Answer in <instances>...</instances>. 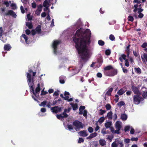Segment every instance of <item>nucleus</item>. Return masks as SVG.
Returning a JSON list of instances; mask_svg holds the SVG:
<instances>
[{"mask_svg":"<svg viewBox=\"0 0 147 147\" xmlns=\"http://www.w3.org/2000/svg\"><path fill=\"white\" fill-rule=\"evenodd\" d=\"M91 34L89 29L83 31L80 28L76 31L73 37V41L75 44V47L81 59L84 61H87L88 55V47L91 42L90 39Z\"/></svg>","mask_w":147,"mask_h":147,"instance_id":"obj_1","label":"nucleus"},{"mask_svg":"<svg viewBox=\"0 0 147 147\" xmlns=\"http://www.w3.org/2000/svg\"><path fill=\"white\" fill-rule=\"evenodd\" d=\"M70 105L72 107L74 111L76 110L78 108V105L77 104L71 103H70Z\"/></svg>","mask_w":147,"mask_h":147,"instance_id":"obj_17","label":"nucleus"},{"mask_svg":"<svg viewBox=\"0 0 147 147\" xmlns=\"http://www.w3.org/2000/svg\"><path fill=\"white\" fill-rule=\"evenodd\" d=\"M141 58L143 63L147 62V53H144L143 56H141Z\"/></svg>","mask_w":147,"mask_h":147,"instance_id":"obj_14","label":"nucleus"},{"mask_svg":"<svg viewBox=\"0 0 147 147\" xmlns=\"http://www.w3.org/2000/svg\"><path fill=\"white\" fill-rule=\"evenodd\" d=\"M47 103V102L46 101H44L41 103L40 104H39V105L40 106H43L45 107L46 105V104Z\"/></svg>","mask_w":147,"mask_h":147,"instance_id":"obj_38","label":"nucleus"},{"mask_svg":"<svg viewBox=\"0 0 147 147\" xmlns=\"http://www.w3.org/2000/svg\"><path fill=\"white\" fill-rule=\"evenodd\" d=\"M62 77L60 76L59 77V82L61 84H63L65 82V81L64 79H62Z\"/></svg>","mask_w":147,"mask_h":147,"instance_id":"obj_37","label":"nucleus"},{"mask_svg":"<svg viewBox=\"0 0 147 147\" xmlns=\"http://www.w3.org/2000/svg\"><path fill=\"white\" fill-rule=\"evenodd\" d=\"M22 3H23L24 7L27 6V5H29V3L28 0H21Z\"/></svg>","mask_w":147,"mask_h":147,"instance_id":"obj_28","label":"nucleus"},{"mask_svg":"<svg viewBox=\"0 0 147 147\" xmlns=\"http://www.w3.org/2000/svg\"><path fill=\"white\" fill-rule=\"evenodd\" d=\"M109 39L111 41H113L115 40V37L113 34H111L109 36Z\"/></svg>","mask_w":147,"mask_h":147,"instance_id":"obj_41","label":"nucleus"},{"mask_svg":"<svg viewBox=\"0 0 147 147\" xmlns=\"http://www.w3.org/2000/svg\"><path fill=\"white\" fill-rule=\"evenodd\" d=\"M11 47L9 44H5L4 46V49L5 51H9Z\"/></svg>","mask_w":147,"mask_h":147,"instance_id":"obj_12","label":"nucleus"},{"mask_svg":"<svg viewBox=\"0 0 147 147\" xmlns=\"http://www.w3.org/2000/svg\"><path fill=\"white\" fill-rule=\"evenodd\" d=\"M117 145L115 142H113L111 144L112 147H117Z\"/></svg>","mask_w":147,"mask_h":147,"instance_id":"obj_59","label":"nucleus"},{"mask_svg":"<svg viewBox=\"0 0 147 147\" xmlns=\"http://www.w3.org/2000/svg\"><path fill=\"white\" fill-rule=\"evenodd\" d=\"M97 134L96 132H94L90 134V135L87 138V139H91L96 136Z\"/></svg>","mask_w":147,"mask_h":147,"instance_id":"obj_22","label":"nucleus"},{"mask_svg":"<svg viewBox=\"0 0 147 147\" xmlns=\"http://www.w3.org/2000/svg\"><path fill=\"white\" fill-rule=\"evenodd\" d=\"M125 66L128 67L129 65V62L128 61V60L127 59H126L125 60Z\"/></svg>","mask_w":147,"mask_h":147,"instance_id":"obj_49","label":"nucleus"},{"mask_svg":"<svg viewBox=\"0 0 147 147\" xmlns=\"http://www.w3.org/2000/svg\"><path fill=\"white\" fill-rule=\"evenodd\" d=\"M105 125L107 128H108L111 126V122H107L105 123Z\"/></svg>","mask_w":147,"mask_h":147,"instance_id":"obj_30","label":"nucleus"},{"mask_svg":"<svg viewBox=\"0 0 147 147\" xmlns=\"http://www.w3.org/2000/svg\"><path fill=\"white\" fill-rule=\"evenodd\" d=\"M133 53L136 57H138V56H139V54L136 51H133Z\"/></svg>","mask_w":147,"mask_h":147,"instance_id":"obj_50","label":"nucleus"},{"mask_svg":"<svg viewBox=\"0 0 147 147\" xmlns=\"http://www.w3.org/2000/svg\"><path fill=\"white\" fill-rule=\"evenodd\" d=\"M147 47V42H144L141 45V47L143 48H145Z\"/></svg>","mask_w":147,"mask_h":147,"instance_id":"obj_57","label":"nucleus"},{"mask_svg":"<svg viewBox=\"0 0 147 147\" xmlns=\"http://www.w3.org/2000/svg\"><path fill=\"white\" fill-rule=\"evenodd\" d=\"M51 110L52 111V112L57 113L59 112H60L62 111V107L59 106H55L51 108Z\"/></svg>","mask_w":147,"mask_h":147,"instance_id":"obj_8","label":"nucleus"},{"mask_svg":"<svg viewBox=\"0 0 147 147\" xmlns=\"http://www.w3.org/2000/svg\"><path fill=\"white\" fill-rule=\"evenodd\" d=\"M98 43L99 45L102 46L104 45L105 42L103 41L102 40H100L98 41Z\"/></svg>","mask_w":147,"mask_h":147,"instance_id":"obj_36","label":"nucleus"},{"mask_svg":"<svg viewBox=\"0 0 147 147\" xmlns=\"http://www.w3.org/2000/svg\"><path fill=\"white\" fill-rule=\"evenodd\" d=\"M27 74V79L28 83V85L30 87V89H31L32 91V93L34 94V88L33 86V81H32L31 76V75L27 72L26 73Z\"/></svg>","mask_w":147,"mask_h":147,"instance_id":"obj_2","label":"nucleus"},{"mask_svg":"<svg viewBox=\"0 0 147 147\" xmlns=\"http://www.w3.org/2000/svg\"><path fill=\"white\" fill-rule=\"evenodd\" d=\"M105 119L104 117H100L98 120V122L100 124H101L104 121Z\"/></svg>","mask_w":147,"mask_h":147,"instance_id":"obj_33","label":"nucleus"},{"mask_svg":"<svg viewBox=\"0 0 147 147\" xmlns=\"http://www.w3.org/2000/svg\"><path fill=\"white\" fill-rule=\"evenodd\" d=\"M22 37L25 40L27 44H28L29 42L28 41V37L26 36L25 34H23L22 35Z\"/></svg>","mask_w":147,"mask_h":147,"instance_id":"obj_34","label":"nucleus"},{"mask_svg":"<svg viewBox=\"0 0 147 147\" xmlns=\"http://www.w3.org/2000/svg\"><path fill=\"white\" fill-rule=\"evenodd\" d=\"M9 31L4 33L2 27H0V40H1L3 42L5 43L6 42V41L7 40V38H5L3 39V37H2V36L3 34H6L7 33L9 32Z\"/></svg>","mask_w":147,"mask_h":147,"instance_id":"obj_7","label":"nucleus"},{"mask_svg":"<svg viewBox=\"0 0 147 147\" xmlns=\"http://www.w3.org/2000/svg\"><path fill=\"white\" fill-rule=\"evenodd\" d=\"M127 90V88L126 86H124L123 88L119 90L117 92V93L119 95H122Z\"/></svg>","mask_w":147,"mask_h":147,"instance_id":"obj_10","label":"nucleus"},{"mask_svg":"<svg viewBox=\"0 0 147 147\" xmlns=\"http://www.w3.org/2000/svg\"><path fill=\"white\" fill-rule=\"evenodd\" d=\"M104 73L106 76L111 77V71H104Z\"/></svg>","mask_w":147,"mask_h":147,"instance_id":"obj_35","label":"nucleus"},{"mask_svg":"<svg viewBox=\"0 0 147 147\" xmlns=\"http://www.w3.org/2000/svg\"><path fill=\"white\" fill-rule=\"evenodd\" d=\"M71 109V108L69 107L67 109H64L63 112V114H64V116H67V117H68V115L66 113H69Z\"/></svg>","mask_w":147,"mask_h":147,"instance_id":"obj_18","label":"nucleus"},{"mask_svg":"<svg viewBox=\"0 0 147 147\" xmlns=\"http://www.w3.org/2000/svg\"><path fill=\"white\" fill-rule=\"evenodd\" d=\"M32 7L33 8H35L36 6V4L35 2H34L31 3Z\"/></svg>","mask_w":147,"mask_h":147,"instance_id":"obj_53","label":"nucleus"},{"mask_svg":"<svg viewBox=\"0 0 147 147\" xmlns=\"http://www.w3.org/2000/svg\"><path fill=\"white\" fill-rule=\"evenodd\" d=\"M73 125L75 126L77 129H80V128H83L85 125L84 124H82V122L78 120H75L73 122Z\"/></svg>","mask_w":147,"mask_h":147,"instance_id":"obj_4","label":"nucleus"},{"mask_svg":"<svg viewBox=\"0 0 147 147\" xmlns=\"http://www.w3.org/2000/svg\"><path fill=\"white\" fill-rule=\"evenodd\" d=\"M139 15H138V17L139 18H142L144 16V14L141 13H139Z\"/></svg>","mask_w":147,"mask_h":147,"instance_id":"obj_60","label":"nucleus"},{"mask_svg":"<svg viewBox=\"0 0 147 147\" xmlns=\"http://www.w3.org/2000/svg\"><path fill=\"white\" fill-rule=\"evenodd\" d=\"M20 10H21V12L22 13H25V10H24V7L23 6H21Z\"/></svg>","mask_w":147,"mask_h":147,"instance_id":"obj_61","label":"nucleus"},{"mask_svg":"<svg viewBox=\"0 0 147 147\" xmlns=\"http://www.w3.org/2000/svg\"><path fill=\"white\" fill-rule=\"evenodd\" d=\"M42 5L41 4H40L38 6L37 10L41 11L42 10Z\"/></svg>","mask_w":147,"mask_h":147,"instance_id":"obj_48","label":"nucleus"},{"mask_svg":"<svg viewBox=\"0 0 147 147\" xmlns=\"http://www.w3.org/2000/svg\"><path fill=\"white\" fill-rule=\"evenodd\" d=\"M121 57H121V58H122L123 59L125 60L126 59V55H125L124 54H122L121 55Z\"/></svg>","mask_w":147,"mask_h":147,"instance_id":"obj_54","label":"nucleus"},{"mask_svg":"<svg viewBox=\"0 0 147 147\" xmlns=\"http://www.w3.org/2000/svg\"><path fill=\"white\" fill-rule=\"evenodd\" d=\"M113 67H112V65H109L108 66H107L105 67L104 68V71H109L111 69H113Z\"/></svg>","mask_w":147,"mask_h":147,"instance_id":"obj_24","label":"nucleus"},{"mask_svg":"<svg viewBox=\"0 0 147 147\" xmlns=\"http://www.w3.org/2000/svg\"><path fill=\"white\" fill-rule=\"evenodd\" d=\"M128 21L132 22L134 21V18L133 16H129L128 17Z\"/></svg>","mask_w":147,"mask_h":147,"instance_id":"obj_43","label":"nucleus"},{"mask_svg":"<svg viewBox=\"0 0 147 147\" xmlns=\"http://www.w3.org/2000/svg\"><path fill=\"white\" fill-rule=\"evenodd\" d=\"M140 95L136 94L133 96V101L134 104H139L141 101L143 100V99L140 96Z\"/></svg>","mask_w":147,"mask_h":147,"instance_id":"obj_3","label":"nucleus"},{"mask_svg":"<svg viewBox=\"0 0 147 147\" xmlns=\"http://www.w3.org/2000/svg\"><path fill=\"white\" fill-rule=\"evenodd\" d=\"M60 42V41L58 40H55L53 42L52 47L53 49V52L55 54H57V47Z\"/></svg>","mask_w":147,"mask_h":147,"instance_id":"obj_5","label":"nucleus"},{"mask_svg":"<svg viewBox=\"0 0 147 147\" xmlns=\"http://www.w3.org/2000/svg\"><path fill=\"white\" fill-rule=\"evenodd\" d=\"M44 89H43L41 91V93L40 94V95L41 96L45 95L46 94H47L48 93V92L47 91H44Z\"/></svg>","mask_w":147,"mask_h":147,"instance_id":"obj_46","label":"nucleus"},{"mask_svg":"<svg viewBox=\"0 0 147 147\" xmlns=\"http://www.w3.org/2000/svg\"><path fill=\"white\" fill-rule=\"evenodd\" d=\"M48 4L49 3L48 1L46 0L44 1L43 4V5L44 7H47V5H48Z\"/></svg>","mask_w":147,"mask_h":147,"instance_id":"obj_47","label":"nucleus"},{"mask_svg":"<svg viewBox=\"0 0 147 147\" xmlns=\"http://www.w3.org/2000/svg\"><path fill=\"white\" fill-rule=\"evenodd\" d=\"M56 116L57 118L58 119L61 121H62L63 118H66L67 117V116H64V114H63V113L59 115L57 114Z\"/></svg>","mask_w":147,"mask_h":147,"instance_id":"obj_11","label":"nucleus"},{"mask_svg":"<svg viewBox=\"0 0 147 147\" xmlns=\"http://www.w3.org/2000/svg\"><path fill=\"white\" fill-rule=\"evenodd\" d=\"M125 105V103L123 101H121L117 103V105L119 106H120V107L124 105Z\"/></svg>","mask_w":147,"mask_h":147,"instance_id":"obj_44","label":"nucleus"},{"mask_svg":"<svg viewBox=\"0 0 147 147\" xmlns=\"http://www.w3.org/2000/svg\"><path fill=\"white\" fill-rule=\"evenodd\" d=\"M88 131L90 133H91L93 131V129L92 127H89L88 128Z\"/></svg>","mask_w":147,"mask_h":147,"instance_id":"obj_55","label":"nucleus"},{"mask_svg":"<svg viewBox=\"0 0 147 147\" xmlns=\"http://www.w3.org/2000/svg\"><path fill=\"white\" fill-rule=\"evenodd\" d=\"M84 142V140L82 138H79L78 140V143H80L81 142Z\"/></svg>","mask_w":147,"mask_h":147,"instance_id":"obj_64","label":"nucleus"},{"mask_svg":"<svg viewBox=\"0 0 147 147\" xmlns=\"http://www.w3.org/2000/svg\"><path fill=\"white\" fill-rule=\"evenodd\" d=\"M105 53L106 55H109L111 53V51L109 49H107L106 50Z\"/></svg>","mask_w":147,"mask_h":147,"instance_id":"obj_45","label":"nucleus"},{"mask_svg":"<svg viewBox=\"0 0 147 147\" xmlns=\"http://www.w3.org/2000/svg\"><path fill=\"white\" fill-rule=\"evenodd\" d=\"M41 26L40 25H38L35 28V30L38 34H40L41 32Z\"/></svg>","mask_w":147,"mask_h":147,"instance_id":"obj_13","label":"nucleus"},{"mask_svg":"<svg viewBox=\"0 0 147 147\" xmlns=\"http://www.w3.org/2000/svg\"><path fill=\"white\" fill-rule=\"evenodd\" d=\"M40 84L39 83H38L37 84V87L36 88L35 90V91H34L36 93H38V92L40 91Z\"/></svg>","mask_w":147,"mask_h":147,"instance_id":"obj_31","label":"nucleus"},{"mask_svg":"<svg viewBox=\"0 0 147 147\" xmlns=\"http://www.w3.org/2000/svg\"><path fill=\"white\" fill-rule=\"evenodd\" d=\"M79 134L80 135L82 136L86 137L88 136V134H87L86 131L85 130L80 131L79 132Z\"/></svg>","mask_w":147,"mask_h":147,"instance_id":"obj_15","label":"nucleus"},{"mask_svg":"<svg viewBox=\"0 0 147 147\" xmlns=\"http://www.w3.org/2000/svg\"><path fill=\"white\" fill-rule=\"evenodd\" d=\"M127 115L125 114H122L121 115V118L122 120L123 121H125L127 119Z\"/></svg>","mask_w":147,"mask_h":147,"instance_id":"obj_25","label":"nucleus"},{"mask_svg":"<svg viewBox=\"0 0 147 147\" xmlns=\"http://www.w3.org/2000/svg\"><path fill=\"white\" fill-rule=\"evenodd\" d=\"M96 126L95 129V131H97L100 128L99 126L98 125L97 122L96 123Z\"/></svg>","mask_w":147,"mask_h":147,"instance_id":"obj_62","label":"nucleus"},{"mask_svg":"<svg viewBox=\"0 0 147 147\" xmlns=\"http://www.w3.org/2000/svg\"><path fill=\"white\" fill-rule=\"evenodd\" d=\"M135 71L136 73L138 74H140L142 73V71L141 69L139 67L134 68Z\"/></svg>","mask_w":147,"mask_h":147,"instance_id":"obj_21","label":"nucleus"},{"mask_svg":"<svg viewBox=\"0 0 147 147\" xmlns=\"http://www.w3.org/2000/svg\"><path fill=\"white\" fill-rule=\"evenodd\" d=\"M100 113L99 114L100 115H102L104 113H105L106 111L105 110H102V109H100Z\"/></svg>","mask_w":147,"mask_h":147,"instance_id":"obj_51","label":"nucleus"},{"mask_svg":"<svg viewBox=\"0 0 147 147\" xmlns=\"http://www.w3.org/2000/svg\"><path fill=\"white\" fill-rule=\"evenodd\" d=\"M85 109V107L83 106H81L80 107L79 110L84 111Z\"/></svg>","mask_w":147,"mask_h":147,"instance_id":"obj_56","label":"nucleus"},{"mask_svg":"<svg viewBox=\"0 0 147 147\" xmlns=\"http://www.w3.org/2000/svg\"><path fill=\"white\" fill-rule=\"evenodd\" d=\"M142 96L144 98H147V92H144L142 94Z\"/></svg>","mask_w":147,"mask_h":147,"instance_id":"obj_42","label":"nucleus"},{"mask_svg":"<svg viewBox=\"0 0 147 147\" xmlns=\"http://www.w3.org/2000/svg\"><path fill=\"white\" fill-rule=\"evenodd\" d=\"M121 126L120 122L119 121H117L115 124V127L116 129H121Z\"/></svg>","mask_w":147,"mask_h":147,"instance_id":"obj_27","label":"nucleus"},{"mask_svg":"<svg viewBox=\"0 0 147 147\" xmlns=\"http://www.w3.org/2000/svg\"><path fill=\"white\" fill-rule=\"evenodd\" d=\"M111 107V105L109 104H107L105 105L106 108L107 110H110Z\"/></svg>","mask_w":147,"mask_h":147,"instance_id":"obj_39","label":"nucleus"},{"mask_svg":"<svg viewBox=\"0 0 147 147\" xmlns=\"http://www.w3.org/2000/svg\"><path fill=\"white\" fill-rule=\"evenodd\" d=\"M130 128V127L129 126H127L125 127L124 131L126 132L128 131Z\"/></svg>","mask_w":147,"mask_h":147,"instance_id":"obj_52","label":"nucleus"},{"mask_svg":"<svg viewBox=\"0 0 147 147\" xmlns=\"http://www.w3.org/2000/svg\"><path fill=\"white\" fill-rule=\"evenodd\" d=\"M5 16H11L13 18H16L17 15L12 10H9L7 12L5 13L4 14Z\"/></svg>","mask_w":147,"mask_h":147,"instance_id":"obj_9","label":"nucleus"},{"mask_svg":"<svg viewBox=\"0 0 147 147\" xmlns=\"http://www.w3.org/2000/svg\"><path fill=\"white\" fill-rule=\"evenodd\" d=\"M67 128L69 130H72L73 129L72 126L68 124L67 125Z\"/></svg>","mask_w":147,"mask_h":147,"instance_id":"obj_58","label":"nucleus"},{"mask_svg":"<svg viewBox=\"0 0 147 147\" xmlns=\"http://www.w3.org/2000/svg\"><path fill=\"white\" fill-rule=\"evenodd\" d=\"M132 90L134 94L137 95H141V92L139 91V88L138 86H136L134 85H132L131 87Z\"/></svg>","mask_w":147,"mask_h":147,"instance_id":"obj_6","label":"nucleus"},{"mask_svg":"<svg viewBox=\"0 0 147 147\" xmlns=\"http://www.w3.org/2000/svg\"><path fill=\"white\" fill-rule=\"evenodd\" d=\"M112 112L111 111H110L109 112L107 115V116L109 119H112Z\"/></svg>","mask_w":147,"mask_h":147,"instance_id":"obj_29","label":"nucleus"},{"mask_svg":"<svg viewBox=\"0 0 147 147\" xmlns=\"http://www.w3.org/2000/svg\"><path fill=\"white\" fill-rule=\"evenodd\" d=\"M26 25L30 29H31L33 28V26L32 23L29 22H26Z\"/></svg>","mask_w":147,"mask_h":147,"instance_id":"obj_26","label":"nucleus"},{"mask_svg":"<svg viewBox=\"0 0 147 147\" xmlns=\"http://www.w3.org/2000/svg\"><path fill=\"white\" fill-rule=\"evenodd\" d=\"M99 142L100 144L102 146H103L106 145V142L105 140L100 139Z\"/></svg>","mask_w":147,"mask_h":147,"instance_id":"obj_23","label":"nucleus"},{"mask_svg":"<svg viewBox=\"0 0 147 147\" xmlns=\"http://www.w3.org/2000/svg\"><path fill=\"white\" fill-rule=\"evenodd\" d=\"M41 12V11L37 9L35 11V13L37 16H39Z\"/></svg>","mask_w":147,"mask_h":147,"instance_id":"obj_63","label":"nucleus"},{"mask_svg":"<svg viewBox=\"0 0 147 147\" xmlns=\"http://www.w3.org/2000/svg\"><path fill=\"white\" fill-rule=\"evenodd\" d=\"M111 77L113 76L116 75L117 73V69H113L111 71Z\"/></svg>","mask_w":147,"mask_h":147,"instance_id":"obj_20","label":"nucleus"},{"mask_svg":"<svg viewBox=\"0 0 147 147\" xmlns=\"http://www.w3.org/2000/svg\"><path fill=\"white\" fill-rule=\"evenodd\" d=\"M78 114L79 115L83 114V115L85 117H86L87 116V111L84 110L83 112V111L79 110Z\"/></svg>","mask_w":147,"mask_h":147,"instance_id":"obj_16","label":"nucleus"},{"mask_svg":"<svg viewBox=\"0 0 147 147\" xmlns=\"http://www.w3.org/2000/svg\"><path fill=\"white\" fill-rule=\"evenodd\" d=\"M113 88H109L107 92H106L105 94V95H107L108 96H110L111 95V92L113 91Z\"/></svg>","mask_w":147,"mask_h":147,"instance_id":"obj_19","label":"nucleus"},{"mask_svg":"<svg viewBox=\"0 0 147 147\" xmlns=\"http://www.w3.org/2000/svg\"><path fill=\"white\" fill-rule=\"evenodd\" d=\"M98 66L99 67H100L102 63H103V59L101 58H99L98 59Z\"/></svg>","mask_w":147,"mask_h":147,"instance_id":"obj_32","label":"nucleus"},{"mask_svg":"<svg viewBox=\"0 0 147 147\" xmlns=\"http://www.w3.org/2000/svg\"><path fill=\"white\" fill-rule=\"evenodd\" d=\"M30 13L28 14L27 15V18L29 21L31 20H32V17L30 15Z\"/></svg>","mask_w":147,"mask_h":147,"instance_id":"obj_40","label":"nucleus"}]
</instances>
